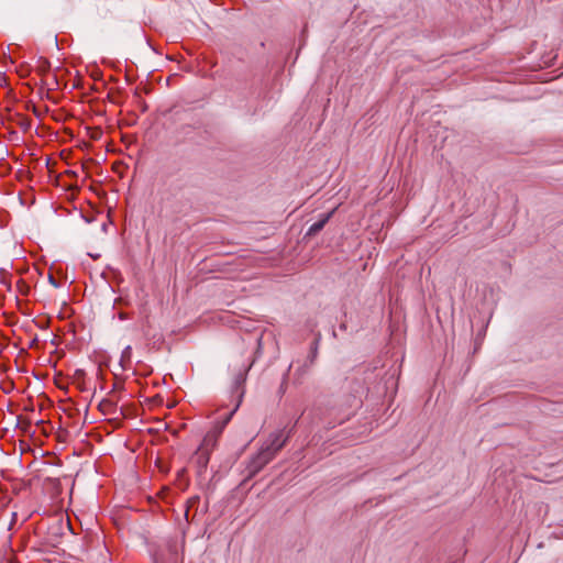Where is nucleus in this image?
<instances>
[{
	"label": "nucleus",
	"mask_w": 563,
	"mask_h": 563,
	"mask_svg": "<svg viewBox=\"0 0 563 563\" xmlns=\"http://www.w3.org/2000/svg\"><path fill=\"white\" fill-rule=\"evenodd\" d=\"M221 431H222V428H214L211 431H209L205 435V438H203V440H202V442H201L199 448H201V449H203V450H206V451L211 453L212 450L217 445L218 438L221 434Z\"/></svg>",
	"instance_id": "nucleus-3"
},
{
	"label": "nucleus",
	"mask_w": 563,
	"mask_h": 563,
	"mask_svg": "<svg viewBox=\"0 0 563 563\" xmlns=\"http://www.w3.org/2000/svg\"><path fill=\"white\" fill-rule=\"evenodd\" d=\"M49 69H51V63L47 58L45 57H40L38 62H37V66H36V71L41 75V76H46L49 74Z\"/></svg>",
	"instance_id": "nucleus-9"
},
{
	"label": "nucleus",
	"mask_w": 563,
	"mask_h": 563,
	"mask_svg": "<svg viewBox=\"0 0 563 563\" xmlns=\"http://www.w3.org/2000/svg\"><path fill=\"white\" fill-rule=\"evenodd\" d=\"M275 456L272 451L262 448L261 451L254 455L247 465V478L255 476L261 472L265 465H267Z\"/></svg>",
	"instance_id": "nucleus-1"
},
{
	"label": "nucleus",
	"mask_w": 563,
	"mask_h": 563,
	"mask_svg": "<svg viewBox=\"0 0 563 563\" xmlns=\"http://www.w3.org/2000/svg\"><path fill=\"white\" fill-rule=\"evenodd\" d=\"M346 328H347V327H346V323H345V322H342V323L340 324V330L345 331V330H346Z\"/></svg>",
	"instance_id": "nucleus-17"
},
{
	"label": "nucleus",
	"mask_w": 563,
	"mask_h": 563,
	"mask_svg": "<svg viewBox=\"0 0 563 563\" xmlns=\"http://www.w3.org/2000/svg\"><path fill=\"white\" fill-rule=\"evenodd\" d=\"M318 344H319V339H314V341L312 342V344L310 346V353L308 355L307 363L302 366L303 373L307 371L308 366H310L314 363L317 355H318Z\"/></svg>",
	"instance_id": "nucleus-8"
},
{
	"label": "nucleus",
	"mask_w": 563,
	"mask_h": 563,
	"mask_svg": "<svg viewBox=\"0 0 563 563\" xmlns=\"http://www.w3.org/2000/svg\"><path fill=\"white\" fill-rule=\"evenodd\" d=\"M44 85H46V86H58L57 77L54 75L52 77L51 82L44 81Z\"/></svg>",
	"instance_id": "nucleus-12"
},
{
	"label": "nucleus",
	"mask_w": 563,
	"mask_h": 563,
	"mask_svg": "<svg viewBox=\"0 0 563 563\" xmlns=\"http://www.w3.org/2000/svg\"><path fill=\"white\" fill-rule=\"evenodd\" d=\"M98 408L104 416H113L118 412L117 404L110 399H102Z\"/></svg>",
	"instance_id": "nucleus-7"
},
{
	"label": "nucleus",
	"mask_w": 563,
	"mask_h": 563,
	"mask_svg": "<svg viewBox=\"0 0 563 563\" xmlns=\"http://www.w3.org/2000/svg\"><path fill=\"white\" fill-rule=\"evenodd\" d=\"M16 517H18L16 512H13L9 529H12L13 525L16 522Z\"/></svg>",
	"instance_id": "nucleus-14"
},
{
	"label": "nucleus",
	"mask_w": 563,
	"mask_h": 563,
	"mask_svg": "<svg viewBox=\"0 0 563 563\" xmlns=\"http://www.w3.org/2000/svg\"><path fill=\"white\" fill-rule=\"evenodd\" d=\"M335 212V209L331 210L330 212L325 213V214H322L321 219L318 220L317 222H314L310 228L309 230L307 231L306 233V236H314L317 235L324 227L325 224L329 222V220L332 218V216L334 214Z\"/></svg>",
	"instance_id": "nucleus-4"
},
{
	"label": "nucleus",
	"mask_w": 563,
	"mask_h": 563,
	"mask_svg": "<svg viewBox=\"0 0 563 563\" xmlns=\"http://www.w3.org/2000/svg\"><path fill=\"white\" fill-rule=\"evenodd\" d=\"M54 45L56 46L57 49H59L58 36H55Z\"/></svg>",
	"instance_id": "nucleus-16"
},
{
	"label": "nucleus",
	"mask_w": 563,
	"mask_h": 563,
	"mask_svg": "<svg viewBox=\"0 0 563 563\" xmlns=\"http://www.w3.org/2000/svg\"><path fill=\"white\" fill-rule=\"evenodd\" d=\"M44 85H46V86H58L57 77L54 75L52 77L51 82L44 81Z\"/></svg>",
	"instance_id": "nucleus-11"
},
{
	"label": "nucleus",
	"mask_w": 563,
	"mask_h": 563,
	"mask_svg": "<svg viewBox=\"0 0 563 563\" xmlns=\"http://www.w3.org/2000/svg\"><path fill=\"white\" fill-rule=\"evenodd\" d=\"M294 427L289 430L287 434L284 433V430H279L271 435V442L266 446H264L266 450L272 451L273 455L275 456L286 444L288 441L290 433L292 431Z\"/></svg>",
	"instance_id": "nucleus-2"
},
{
	"label": "nucleus",
	"mask_w": 563,
	"mask_h": 563,
	"mask_svg": "<svg viewBox=\"0 0 563 563\" xmlns=\"http://www.w3.org/2000/svg\"><path fill=\"white\" fill-rule=\"evenodd\" d=\"M146 43L150 47H152L154 51H156V48L152 45L151 43V37H146Z\"/></svg>",
	"instance_id": "nucleus-15"
},
{
	"label": "nucleus",
	"mask_w": 563,
	"mask_h": 563,
	"mask_svg": "<svg viewBox=\"0 0 563 563\" xmlns=\"http://www.w3.org/2000/svg\"><path fill=\"white\" fill-rule=\"evenodd\" d=\"M210 452L201 449V448H198L197 451L195 452V455H194V459L196 460V463L198 464V466L201 468V470H205L209 463V459H210Z\"/></svg>",
	"instance_id": "nucleus-6"
},
{
	"label": "nucleus",
	"mask_w": 563,
	"mask_h": 563,
	"mask_svg": "<svg viewBox=\"0 0 563 563\" xmlns=\"http://www.w3.org/2000/svg\"><path fill=\"white\" fill-rule=\"evenodd\" d=\"M249 367L241 369L234 378L233 391L239 394V398L241 399L244 395V384L246 382Z\"/></svg>",
	"instance_id": "nucleus-5"
},
{
	"label": "nucleus",
	"mask_w": 563,
	"mask_h": 563,
	"mask_svg": "<svg viewBox=\"0 0 563 563\" xmlns=\"http://www.w3.org/2000/svg\"><path fill=\"white\" fill-rule=\"evenodd\" d=\"M85 376H86V373H85V371H84V369H76V371H75L74 377H75V379H76L78 383H79V382H81V380H84Z\"/></svg>",
	"instance_id": "nucleus-10"
},
{
	"label": "nucleus",
	"mask_w": 563,
	"mask_h": 563,
	"mask_svg": "<svg viewBox=\"0 0 563 563\" xmlns=\"http://www.w3.org/2000/svg\"><path fill=\"white\" fill-rule=\"evenodd\" d=\"M5 80V75L0 73V81H4Z\"/></svg>",
	"instance_id": "nucleus-18"
},
{
	"label": "nucleus",
	"mask_w": 563,
	"mask_h": 563,
	"mask_svg": "<svg viewBox=\"0 0 563 563\" xmlns=\"http://www.w3.org/2000/svg\"><path fill=\"white\" fill-rule=\"evenodd\" d=\"M48 279L54 287H59V283L54 278L53 275H49Z\"/></svg>",
	"instance_id": "nucleus-13"
}]
</instances>
